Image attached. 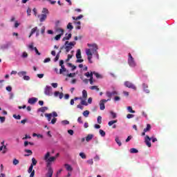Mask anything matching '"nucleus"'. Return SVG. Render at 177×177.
I'll use <instances>...</instances> for the list:
<instances>
[{
	"instance_id": "obj_1",
	"label": "nucleus",
	"mask_w": 177,
	"mask_h": 177,
	"mask_svg": "<svg viewBox=\"0 0 177 177\" xmlns=\"http://www.w3.org/2000/svg\"><path fill=\"white\" fill-rule=\"evenodd\" d=\"M87 46H88V48H87L86 50V54L88 56L87 59H92V56L93 54V55H96L97 59H99V53H97V49H99V48L97 47V44H88Z\"/></svg>"
},
{
	"instance_id": "obj_2",
	"label": "nucleus",
	"mask_w": 177,
	"mask_h": 177,
	"mask_svg": "<svg viewBox=\"0 0 177 177\" xmlns=\"http://www.w3.org/2000/svg\"><path fill=\"white\" fill-rule=\"evenodd\" d=\"M59 156H60V153H57L55 156L50 157V152H47L44 158V161L47 163V167H49L53 161H55Z\"/></svg>"
},
{
	"instance_id": "obj_3",
	"label": "nucleus",
	"mask_w": 177,
	"mask_h": 177,
	"mask_svg": "<svg viewBox=\"0 0 177 177\" xmlns=\"http://www.w3.org/2000/svg\"><path fill=\"white\" fill-rule=\"evenodd\" d=\"M75 44H76L75 41H66L65 42L64 45L62 46L60 49H61V50L63 49H65L66 53H68V52H70L71 50V49H73V47L75 46Z\"/></svg>"
},
{
	"instance_id": "obj_4",
	"label": "nucleus",
	"mask_w": 177,
	"mask_h": 177,
	"mask_svg": "<svg viewBox=\"0 0 177 177\" xmlns=\"http://www.w3.org/2000/svg\"><path fill=\"white\" fill-rule=\"evenodd\" d=\"M152 140L153 143H155V142H157V138L154 137L150 138L149 136H146L145 137V143L147 146V147H151V142H150Z\"/></svg>"
},
{
	"instance_id": "obj_5",
	"label": "nucleus",
	"mask_w": 177,
	"mask_h": 177,
	"mask_svg": "<svg viewBox=\"0 0 177 177\" xmlns=\"http://www.w3.org/2000/svg\"><path fill=\"white\" fill-rule=\"evenodd\" d=\"M128 57V64L130 67H136V62H135V59L132 57L131 53H129Z\"/></svg>"
},
{
	"instance_id": "obj_6",
	"label": "nucleus",
	"mask_w": 177,
	"mask_h": 177,
	"mask_svg": "<svg viewBox=\"0 0 177 177\" xmlns=\"http://www.w3.org/2000/svg\"><path fill=\"white\" fill-rule=\"evenodd\" d=\"M44 94L46 95V96H52V87L46 86L44 88Z\"/></svg>"
},
{
	"instance_id": "obj_7",
	"label": "nucleus",
	"mask_w": 177,
	"mask_h": 177,
	"mask_svg": "<svg viewBox=\"0 0 177 177\" xmlns=\"http://www.w3.org/2000/svg\"><path fill=\"white\" fill-rule=\"evenodd\" d=\"M111 99L108 100H102L100 102V110H104L106 109V106H104V104L106 103V102H110Z\"/></svg>"
},
{
	"instance_id": "obj_8",
	"label": "nucleus",
	"mask_w": 177,
	"mask_h": 177,
	"mask_svg": "<svg viewBox=\"0 0 177 177\" xmlns=\"http://www.w3.org/2000/svg\"><path fill=\"white\" fill-rule=\"evenodd\" d=\"M124 86L127 88H130L131 89H133L134 91H136V87L131 82H128V81L125 82Z\"/></svg>"
},
{
	"instance_id": "obj_9",
	"label": "nucleus",
	"mask_w": 177,
	"mask_h": 177,
	"mask_svg": "<svg viewBox=\"0 0 177 177\" xmlns=\"http://www.w3.org/2000/svg\"><path fill=\"white\" fill-rule=\"evenodd\" d=\"M1 145H3L2 146L0 147V151H2L3 154H5L7 151H8V147H6V146L3 145H5V141L1 142Z\"/></svg>"
},
{
	"instance_id": "obj_10",
	"label": "nucleus",
	"mask_w": 177,
	"mask_h": 177,
	"mask_svg": "<svg viewBox=\"0 0 177 177\" xmlns=\"http://www.w3.org/2000/svg\"><path fill=\"white\" fill-rule=\"evenodd\" d=\"M68 72L64 65L61 66V68L59 69V74H66Z\"/></svg>"
},
{
	"instance_id": "obj_11",
	"label": "nucleus",
	"mask_w": 177,
	"mask_h": 177,
	"mask_svg": "<svg viewBox=\"0 0 177 177\" xmlns=\"http://www.w3.org/2000/svg\"><path fill=\"white\" fill-rule=\"evenodd\" d=\"M38 17H39V21L42 23L46 20L48 16L46 14H41V15H39Z\"/></svg>"
},
{
	"instance_id": "obj_12",
	"label": "nucleus",
	"mask_w": 177,
	"mask_h": 177,
	"mask_svg": "<svg viewBox=\"0 0 177 177\" xmlns=\"http://www.w3.org/2000/svg\"><path fill=\"white\" fill-rule=\"evenodd\" d=\"M37 102H38V99L36 97L29 98V100L28 101L29 104H35V103H37Z\"/></svg>"
},
{
	"instance_id": "obj_13",
	"label": "nucleus",
	"mask_w": 177,
	"mask_h": 177,
	"mask_svg": "<svg viewBox=\"0 0 177 177\" xmlns=\"http://www.w3.org/2000/svg\"><path fill=\"white\" fill-rule=\"evenodd\" d=\"M114 95H118L117 91H112V92L107 91L106 92V96H107V97H109V99L111 100V96H114Z\"/></svg>"
},
{
	"instance_id": "obj_14",
	"label": "nucleus",
	"mask_w": 177,
	"mask_h": 177,
	"mask_svg": "<svg viewBox=\"0 0 177 177\" xmlns=\"http://www.w3.org/2000/svg\"><path fill=\"white\" fill-rule=\"evenodd\" d=\"M54 96L55 97H57V96H59V99H63V96H64V95L63 94V93H60L59 91H55L54 93Z\"/></svg>"
},
{
	"instance_id": "obj_15",
	"label": "nucleus",
	"mask_w": 177,
	"mask_h": 177,
	"mask_svg": "<svg viewBox=\"0 0 177 177\" xmlns=\"http://www.w3.org/2000/svg\"><path fill=\"white\" fill-rule=\"evenodd\" d=\"M37 31H38V27L35 26V28H32L30 31V34L29 35V38H31L32 35L35 34V32H37Z\"/></svg>"
},
{
	"instance_id": "obj_16",
	"label": "nucleus",
	"mask_w": 177,
	"mask_h": 177,
	"mask_svg": "<svg viewBox=\"0 0 177 177\" xmlns=\"http://www.w3.org/2000/svg\"><path fill=\"white\" fill-rule=\"evenodd\" d=\"M142 86H143V89L145 91V92H146V93H150V90H149V85H147L145 83L142 84Z\"/></svg>"
},
{
	"instance_id": "obj_17",
	"label": "nucleus",
	"mask_w": 177,
	"mask_h": 177,
	"mask_svg": "<svg viewBox=\"0 0 177 177\" xmlns=\"http://www.w3.org/2000/svg\"><path fill=\"white\" fill-rule=\"evenodd\" d=\"M63 75H64L65 77H69V78H73L75 77V73H68V71L66 72V73H63Z\"/></svg>"
},
{
	"instance_id": "obj_18",
	"label": "nucleus",
	"mask_w": 177,
	"mask_h": 177,
	"mask_svg": "<svg viewBox=\"0 0 177 177\" xmlns=\"http://www.w3.org/2000/svg\"><path fill=\"white\" fill-rule=\"evenodd\" d=\"M64 167H65L66 171H69V172H71L73 171V167H71V165H70L68 164H65Z\"/></svg>"
},
{
	"instance_id": "obj_19",
	"label": "nucleus",
	"mask_w": 177,
	"mask_h": 177,
	"mask_svg": "<svg viewBox=\"0 0 177 177\" xmlns=\"http://www.w3.org/2000/svg\"><path fill=\"white\" fill-rule=\"evenodd\" d=\"M92 139H93V134H88L86 137V142H90V140H92Z\"/></svg>"
},
{
	"instance_id": "obj_20",
	"label": "nucleus",
	"mask_w": 177,
	"mask_h": 177,
	"mask_svg": "<svg viewBox=\"0 0 177 177\" xmlns=\"http://www.w3.org/2000/svg\"><path fill=\"white\" fill-rule=\"evenodd\" d=\"M56 32H58V34H59L60 35H63V34H64V30L60 28H57L56 29Z\"/></svg>"
},
{
	"instance_id": "obj_21",
	"label": "nucleus",
	"mask_w": 177,
	"mask_h": 177,
	"mask_svg": "<svg viewBox=\"0 0 177 177\" xmlns=\"http://www.w3.org/2000/svg\"><path fill=\"white\" fill-rule=\"evenodd\" d=\"M82 97L86 100V98L88 97V93L86 92V90L82 91Z\"/></svg>"
},
{
	"instance_id": "obj_22",
	"label": "nucleus",
	"mask_w": 177,
	"mask_h": 177,
	"mask_svg": "<svg viewBox=\"0 0 177 177\" xmlns=\"http://www.w3.org/2000/svg\"><path fill=\"white\" fill-rule=\"evenodd\" d=\"M72 36H73V35H71V33H69L67 36L64 37L62 39V41H68L71 38Z\"/></svg>"
},
{
	"instance_id": "obj_23",
	"label": "nucleus",
	"mask_w": 177,
	"mask_h": 177,
	"mask_svg": "<svg viewBox=\"0 0 177 177\" xmlns=\"http://www.w3.org/2000/svg\"><path fill=\"white\" fill-rule=\"evenodd\" d=\"M85 77H87V78H92V77H93V72H91V73H89V72H87L86 73H84Z\"/></svg>"
},
{
	"instance_id": "obj_24",
	"label": "nucleus",
	"mask_w": 177,
	"mask_h": 177,
	"mask_svg": "<svg viewBox=\"0 0 177 177\" xmlns=\"http://www.w3.org/2000/svg\"><path fill=\"white\" fill-rule=\"evenodd\" d=\"M45 117H46L48 122L52 120V113H45Z\"/></svg>"
},
{
	"instance_id": "obj_25",
	"label": "nucleus",
	"mask_w": 177,
	"mask_h": 177,
	"mask_svg": "<svg viewBox=\"0 0 177 177\" xmlns=\"http://www.w3.org/2000/svg\"><path fill=\"white\" fill-rule=\"evenodd\" d=\"M46 110H48V107L44 106V107L39 108L38 109V111H39L40 113H45Z\"/></svg>"
},
{
	"instance_id": "obj_26",
	"label": "nucleus",
	"mask_w": 177,
	"mask_h": 177,
	"mask_svg": "<svg viewBox=\"0 0 177 177\" xmlns=\"http://www.w3.org/2000/svg\"><path fill=\"white\" fill-rule=\"evenodd\" d=\"M150 129H151V125L150 124H147V127L144 129L145 132H149Z\"/></svg>"
},
{
	"instance_id": "obj_27",
	"label": "nucleus",
	"mask_w": 177,
	"mask_h": 177,
	"mask_svg": "<svg viewBox=\"0 0 177 177\" xmlns=\"http://www.w3.org/2000/svg\"><path fill=\"white\" fill-rule=\"evenodd\" d=\"M77 59H81L82 57L81 56V50L78 49L76 53Z\"/></svg>"
},
{
	"instance_id": "obj_28",
	"label": "nucleus",
	"mask_w": 177,
	"mask_h": 177,
	"mask_svg": "<svg viewBox=\"0 0 177 177\" xmlns=\"http://www.w3.org/2000/svg\"><path fill=\"white\" fill-rule=\"evenodd\" d=\"M27 75V72L26 71H20L18 73L19 77H24Z\"/></svg>"
},
{
	"instance_id": "obj_29",
	"label": "nucleus",
	"mask_w": 177,
	"mask_h": 177,
	"mask_svg": "<svg viewBox=\"0 0 177 177\" xmlns=\"http://www.w3.org/2000/svg\"><path fill=\"white\" fill-rule=\"evenodd\" d=\"M38 163V161H37V160L35 159V158H32V163H31V165H32V166H35V165H37V164Z\"/></svg>"
},
{
	"instance_id": "obj_30",
	"label": "nucleus",
	"mask_w": 177,
	"mask_h": 177,
	"mask_svg": "<svg viewBox=\"0 0 177 177\" xmlns=\"http://www.w3.org/2000/svg\"><path fill=\"white\" fill-rule=\"evenodd\" d=\"M130 153H131V154H135V153H139V151H138V149H135V148H131V149H130Z\"/></svg>"
},
{
	"instance_id": "obj_31",
	"label": "nucleus",
	"mask_w": 177,
	"mask_h": 177,
	"mask_svg": "<svg viewBox=\"0 0 177 177\" xmlns=\"http://www.w3.org/2000/svg\"><path fill=\"white\" fill-rule=\"evenodd\" d=\"M41 13H43V15H49V10L46 8H44L41 11Z\"/></svg>"
},
{
	"instance_id": "obj_32",
	"label": "nucleus",
	"mask_w": 177,
	"mask_h": 177,
	"mask_svg": "<svg viewBox=\"0 0 177 177\" xmlns=\"http://www.w3.org/2000/svg\"><path fill=\"white\" fill-rule=\"evenodd\" d=\"M67 64H68V67H71L72 71H74V70H75V68H77V66H75V65H73V64H71V63H68Z\"/></svg>"
},
{
	"instance_id": "obj_33",
	"label": "nucleus",
	"mask_w": 177,
	"mask_h": 177,
	"mask_svg": "<svg viewBox=\"0 0 177 177\" xmlns=\"http://www.w3.org/2000/svg\"><path fill=\"white\" fill-rule=\"evenodd\" d=\"M115 140L118 146H122V143H121V140H120V138H118V137H116Z\"/></svg>"
},
{
	"instance_id": "obj_34",
	"label": "nucleus",
	"mask_w": 177,
	"mask_h": 177,
	"mask_svg": "<svg viewBox=\"0 0 177 177\" xmlns=\"http://www.w3.org/2000/svg\"><path fill=\"white\" fill-rule=\"evenodd\" d=\"M82 17H84V15H80L77 17H73L72 19H73V20H80V19H82Z\"/></svg>"
},
{
	"instance_id": "obj_35",
	"label": "nucleus",
	"mask_w": 177,
	"mask_h": 177,
	"mask_svg": "<svg viewBox=\"0 0 177 177\" xmlns=\"http://www.w3.org/2000/svg\"><path fill=\"white\" fill-rule=\"evenodd\" d=\"M80 156L81 158H82L83 160L86 159V155H85V153H84V152H80Z\"/></svg>"
},
{
	"instance_id": "obj_36",
	"label": "nucleus",
	"mask_w": 177,
	"mask_h": 177,
	"mask_svg": "<svg viewBox=\"0 0 177 177\" xmlns=\"http://www.w3.org/2000/svg\"><path fill=\"white\" fill-rule=\"evenodd\" d=\"M117 121V120L109 121L108 123L109 127H111V125H113V124H116Z\"/></svg>"
},
{
	"instance_id": "obj_37",
	"label": "nucleus",
	"mask_w": 177,
	"mask_h": 177,
	"mask_svg": "<svg viewBox=\"0 0 177 177\" xmlns=\"http://www.w3.org/2000/svg\"><path fill=\"white\" fill-rule=\"evenodd\" d=\"M90 89H91V91H97V92H99V88H97V86H90Z\"/></svg>"
},
{
	"instance_id": "obj_38",
	"label": "nucleus",
	"mask_w": 177,
	"mask_h": 177,
	"mask_svg": "<svg viewBox=\"0 0 177 177\" xmlns=\"http://www.w3.org/2000/svg\"><path fill=\"white\" fill-rule=\"evenodd\" d=\"M33 168H34V166L30 165V166L29 167V169H28V174H32V171H34L32 170Z\"/></svg>"
},
{
	"instance_id": "obj_39",
	"label": "nucleus",
	"mask_w": 177,
	"mask_h": 177,
	"mask_svg": "<svg viewBox=\"0 0 177 177\" xmlns=\"http://www.w3.org/2000/svg\"><path fill=\"white\" fill-rule=\"evenodd\" d=\"M12 117L13 118H15V120H21V116L20 115L14 114Z\"/></svg>"
},
{
	"instance_id": "obj_40",
	"label": "nucleus",
	"mask_w": 177,
	"mask_h": 177,
	"mask_svg": "<svg viewBox=\"0 0 177 177\" xmlns=\"http://www.w3.org/2000/svg\"><path fill=\"white\" fill-rule=\"evenodd\" d=\"M67 28L68 30H73L74 28V26H73L71 23H68L67 25Z\"/></svg>"
},
{
	"instance_id": "obj_41",
	"label": "nucleus",
	"mask_w": 177,
	"mask_h": 177,
	"mask_svg": "<svg viewBox=\"0 0 177 177\" xmlns=\"http://www.w3.org/2000/svg\"><path fill=\"white\" fill-rule=\"evenodd\" d=\"M127 110H128L129 113H135V111L133 109H132V106H128Z\"/></svg>"
},
{
	"instance_id": "obj_42",
	"label": "nucleus",
	"mask_w": 177,
	"mask_h": 177,
	"mask_svg": "<svg viewBox=\"0 0 177 177\" xmlns=\"http://www.w3.org/2000/svg\"><path fill=\"white\" fill-rule=\"evenodd\" d=\"M25 153H29V154L25 155V156H31V154H32V151H31L30 149H25Z\"/></svg>"
},
{
	"instance_id": "obj_43",
	"label": "nucleus",
	"mask_w": 177,
	"mask_h": 177,
	"mask_svg": "<svg viewBox=\"0 0 177 177\" xmlns=\"http://www.w3.org/2000/svg\"><path fill=\"white\" fill-rule=\"evenodd\" d=\"M100 134L101 135V136L104 137L106 136V132H104V131L100 129Z\"/></svg>"
},
{
	"instance_id": "obj_44",
	"label": "nucleus",
	"mask_w": 177,
	"mask_h": 177,
	"mask_svg": "<svg viewBox=\"0 0 177 177\" xmlns=\"http://www.w3.org/2000/svg\"><path fill=\"white\" fill-rule=\"evenodd\" d=\"M83 115L86 118L88 117L89 115V111H84L83 112Z\"/></svg>"
},
{
	"instance_id": "obj_45",
	"label": "nucleus",
	"mask_w": 177,
	"mask_h": 177,
	"mask_svg": "<svg viewBox=\"0 0 177 177\" xmlns=\"http://www.w3.org/2000/svg\"><path fill=\"white\" fill-rule=\"evenodd\" d=\"M133 117H135V115L133 114L129 113L127 115V118H128L129 120H130V118H133Z\"/></svg>"
},
{
	"instance_id": "obj_46",
	"label": "nucleus",
	"mask_w": 177,
	"mask_h": 177,
	"mask_svg": "<svg viewBox=\"0 0 177 177\" xmlns=\"http://www.w3.org/2000/svg\"><path fill=\"white\" fill-rule=\"evenodd\" d=\"M93 74H94V75H95L96 78H102V76L100 75V74H99L96 72H93Z\"/></svg>"
},
{
	"instance_id": "obj_47",
	"label": "nucleus",
	"mask_w": 177,
	"mask_h": 177,
	"mask_svg": "<svg viewBox=\"0 0 177 177\" xmlns=\"http://www.w3.org/2000/svg\"><path fill=\"white\" fill-rule=\"evenodd\" d=\"M62 35H57L55 37V41H59V39H60V38H62Z\"/></svg>"
},
{
	"instance_id": "obj_48",
	"label": "nucleus",
	"mask_w": 177,
	"mask_h": 177,
	"mask_svg": "<svg viewBox=\"0 0 177 177\" xmlns=\"http://www.w3.org/2000/svg\"><path fill=\"white\" fill-rule=\"evenodd\" d=\"M13 165H17L19 164V160L14 159L12 162Z\"/></svg>"
},
{
	"instance_id": "obj_49",
	"label": "nucleus",
	"mask_w": 177,
	"mask_h": 177,
	"mask_svg": "<svg viewBox=\"0 0 177 177\" xmlns=\"http://www.w3.org/2000/svg\"><path fill=\"white\" fill-rule=\"evenodd\" d=\"M81 104L82 106H87L88 105V102H86V101L84 100H82L81 101Z\"/></svg>"
},
{
	"instance_id": "obj_50",
	"label": "nucleus",
	"mask_w": 177,
	"mask_h": 177,
	"mask_svg": "<svg viewBox=\"0 0 177 177\" xmlns=\"http://www.w3.org/2000/svg\"><path fill=\"white\" fill-rule=\"evenodd\" d=\"M28 16H31V8H28L26 10Z\"/></svg>"
},
{
	"instance_id": "obj_51",
	"label": "nucleus",
	"mask_w": 177,
	"mask_h": 177,
	"mask_svg": "<svg viewBox=\"0 0 177 177\" xmlns=\"http://www.w3.org/2000/svg\"><path fill=\"white\" fill-rule=\"evenodd\" d=\"M111 115L112 116V118H117V114L113 111H111Z\"/></svg>"
},
{
	"instance_id": "obj_52",
	"label": "nucleus",
	"mask_w": 177,
	"mask_h": 177,
	"mask_svg": "<svg viewBox=\"0 0 177 177\" xmlns=\"http://www.w3.org/2000/svg\"><path fill=\"white\" fill-rule=\"evenodd\" d=\"M62 124H63V125H68V124H70V122L68 120H63L62 122Z\"/></svg>"
},
{
	"instance_id": "obj_53",
	"label": "nucleus",
	"mask_w": 177,
	"mask_h": 177,
	"mask_svg": "<svg viewBox=\"0 0 177 177\" xmlns=\"http://www.w3.org/2000/svg\"><path fill=\"white\" fill-rule=\"evenodd\" d=\"M77 122H79V124H84V122H82V117H79L77 118Z\"/></svg>"
},
{
	"instance_id": "obj_54",
	"label": "nucleus",
	"mask_w": 177,
	"mask_h": 177,
	"mask_svg": "<svg viewBox=\"0 0 177 177\" xmlns=\"http://www.w3.org/2000/svg\"><path fill=\"white\" fill-rule=\"evenodd\" d=\"M34 50H35V53L38 55V56H41V53H39V51H38V48H37V47H35Z\"/></svg>"
},
{
	"instance_id": "obj_55",
	"label": "nucleus",
	"mask_w": 177,
	"mask_h": 177,
	"mask_svg": "<svg viewBox=\"0 0 177 177\" xmlns=\"http://www.w3.org/2000/svg\"><path fill=\"white\" fill-rule=\"evenodd\" d=\"M56 121H57V118H54L52 119L50 124H56Z\"/></svg>"
},
{
	"instance_id": "obj_56",
	"label": "nucleus",
	"mask_w": 177,
	"mask_h": 177,
	"mask_svg": "<svg viewBox=\"0 0 177 177\" xmlns=\"http://www.w3.org/2000/svg\"><path fill=\"white\" fill-rule=\"evenodd\" d=\"M87 162L89 164V165H93V159H89L87 160Z\"/></svg>"
},
{
	"instance_id": "obj_57",
	"label": "nucleus",
	"mask_w": 177,
	"mask_h": 177,
	"mask_svg": "<svg viewBox=\"0 0 177 177\" xmlns=\"http://www.w3.org/2000/svg\"><path fill=\"white\" fill-rule=\"evenodd\" d=\"M23 80H24V81H30V76L25 75V76L23 77Z\"/></svg>"
},
{
	"instance_id": "obj_58",
	"label": "nucleus",
	"mask_w": 177,
	"mask_h": 177,
	"mask_svg": "<svg viewBox=\"0 0 177 177\" xmlns=\"http://www.w3.org/2000/svg\"><path fill=\"white\" fill-rule=\"evenodd\" d=\"M97 121L98 124H102V116H98Z\"/></svg>"
},
{
	"instance_id": "obj_59",
	"label": "nucleus",
	"mask_w": 177,
	"mask_h": 177,
	"mask_svg": "<svg viewBox=\"0 0 177 177\" xmlns=\"http://www.w3.org/2000/svg\"><path fill=\"white\" fill-rule=\"evenodd\" d=\"M59 57H60V55H59V53H57L55 59H54V62H57V60H59Z\"/></svg>"
},
{
	"instance_id": "obj_60",
	"label": "nucleus",
	"mask_w": 177,
	"mask_h": 177,
	"mask_svg": "<svg viewBox=\"0 0 177 177\" xmlns=\"http://www.w3.org/2000/svg\"><path fill=\"white\" fill-rule=\"evenodd\" d=\"M22 57L24 58L28 57V54L26 52H24L22 54Z\"/></svg>"
},
{
	"instance_id": "obj_61",
	"label": "nucleus",
	"mask_w": 177,
	"mask_h": 177,
	"mask_svg": "<svg viewBox=\"0 0 177 177\" xmlns=\"http://www.w3.org/2000/svg\"><path fill=\"white\" fill-rule=\"evenodd\" d=\"M6 91H8V92H12V86H8L6 88Z\"/></svg>"
},
{
	"instance_id": "obj_62",
	"label": "nucleus",
	"mask_w": 177,
	"mask_h": 177,
	"mask_svg": "<svg viewBox=\"0 0 177 177\" xmlns=\"http://www.w3.org/2000/svg\"><path fill=\"white\" fill-rule=\"evenodd\" d=\"M49 62H50V57L46 58L44 60V63H49Z\"/></svg>"
},
{
	"instance_id": "obj_63",
	"label": "nucleus",
	"mask_w": 177,
	"mask_h": 177,
	"mask_svg": "<svg viewBox=\"0 0 177 177\" xmlns=\"http://www.w3.org/2000/svg\"><path fill=\"white\" fill-rule=\"evenodd\" d=\"M6 118L3 116H0L1 122H5Z\"/></svg>"
},
{
	"instance_id": "obj_64",
	"label": "nucleus",
	"mask_w": 177,
	"mask_h": 177,
	"mask_svg": "<svg viewBox=\"0 0 177 177\" xmlns=\"http://www.w3.org/2000/svg\"><path fill=\"white\" fill-rule=\"evenodd\" d=\"M51 86H53V88H57V83H52Z\"/></svg>"
}]
</instances>
